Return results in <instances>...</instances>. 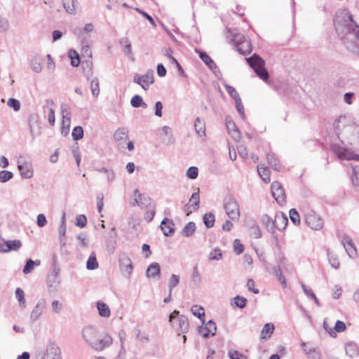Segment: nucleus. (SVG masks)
Returning <instances> with one entry per match:
<instances>
[{
	"instance_id": "nucleus-13",
	"label": "nucleus",
	"mask_w": 359,
	"mask_h": 359,
	"mask_svg": "<svg viewBox=\"0 0 359 359\" xmlns=\"http://www.w3.org/2000/svg\"><path fill=\"white\" fill-rule=\"evenodd\" d=\"M306 222L312 229L320 230L323 226V219L316 214L311 212L306 215Z\"/></svg>"
},
{
	"instance_id": "nucleus-58",
	"label": "nucleus",
	"mask_w": 359,
	"mask_h": 359,
	"mask_svg": "<svg viewBox=\"0 0 359 359\" xmlns=\"http://www.w3.org/2000/svg\"><path fill=\"white\" fill-rule=\"evenodd\" d=\"M187 177L189 179L194 180L198 177V169L197 167L191 166L187 171Z\"/></svg>"
},
{
	"instance_id": "nucleus-12",
	"label": "nucleus",
	"mask_w": 359,
	"mask_h": 359,
	"mask_svg": "<svg viewBox=\"0 0 359 359\" xmlns=\"http://www.w3.org/2000/svg\"><path fill=\"white\" fill-rule=\"evenodd\" d=\"M271 193L278 204L283 205L286 203L285 190L279 182L275 181L271 184Z\"/></svg>"
},
{
	"instance_id": "nucleus-18",
	"label": "nucleus",
	"mask_w": 359,
	"mask_h": 359,
	"mask_svg": "<svg viewBox=\"0 0 359 359\" xmlns=\"http://www.w3.org/2000/svg\"><path fill=\"white\" fill-rule=\"evenodd\" d=\"M18 168L20 172V175L22 178L29 179L32 177L33 168L32 163L30 162L25 161L22 163L20 161H18Z\"/></svg>"
},
{
	"instance_id": "nucleus-36",
	"label": "nucleus",
	"mask_w": 359,
	"mask_h": 359,
	"mask_svg": "<svg viewBox=\"0 0 359 359\" xmlns=\"http://www.w3.org/2000/svg\"><path fill=\"white\" fill-rule=\"evenodd\" d=\"M274 325L271 323H266L264 325L262 330L261 331L260 337L262 339H268L274 330Z\"/></svg>"
},
{
	"instance_id": "nucleus-14",
	"label": "nucleus",
	"mask_w": 359,
	"mask_h": 359,
	"mask_svg": "<svg viewBox=\"0 0 359 359\" xmlns=\"http://www.w3.org/2000/svg\"><path fill=\"white\" fill-rule=\"evenodd\" d=\"M341 243L350 258L354 259L357 257L356 248L348 236L344 235L341 239Z\"/></svg>"
},
{
	"instance_id": "nucleus-25",
	"label": "nucleus",
	"mask_w": 359,
	"mask_h": 359,
	"mask_svg": "<svg viewBox=\"0 0 359 359\" xmlns=\"http://www.w3.org/2000/svg\"><path fill=\"white\" fill-rule=\"evenodd\" d=\"M301 346L304 349V352L309 359H321L320 353L316 349L306 347L305 342H302Z\"/></svg>"
},
{
	"instance_id": "nucleus-43",
	"label": "nucleus",
	"mask_w": 359,
	"mask_h": 359,
	"mask_svg": "<svg viewBox=\"0 0 359 359\" xmlns=\"http://www.w3.org/2000/svg\"><path fill=\"white\" fill-rule=\"evenodd\" d=\"M327 257L332 267L336 269H338L339 266V261L338 259L337 256L331 252H328Z\"/></svg>"
},
{
	"instance_id": "nucleus-4",
	"label": "nucleus",
	"mask_w": 359,
	"mask_h": 359,
	"mask_svg": "<svg viewBox=\"0 0 359 359\" xmlns=\"http://www.w3.org/2000/svg\"><path fill=\"white\" fill-rule=\"evenodd\" d=\"M223 206L225 212L231 220H238L241 211L239 204L237 200L229 195L224 198L223 201Z\"/></svg>"
},
{
	"instance_id": "nucleus-57",
	"label": "nucleus",
	"mask_w": 359,
	"mask_h": 359,
	"mask_svg": "<svg viewBox=\"0 0 359 359\" xmlns=\"http://www.w3.org/2000/svg\"><path fill=\"white\" fill-rule=\"evenodd\" d=\"M29 132L31 134V136L33 139L35 137L39 136L41 133V128L39 126H37L36 128L35 126L31 122L29 123Z\"/></svg>"
},
{
	"instance_id": "nucleus-21",
	"label": "nucleus",
	"mask_w": 359,
	"mask_h": 359,
	"mask_svg": "<svg viewBox=\"0 0 359 359\" xmlns=\"http://www.w3.org/2000/svg\"><path fill=\"white\" fill-rule=\"evenodd\" d=\"M174 222L172 219L165 218L161 223V229L165 236H171L174 231Z\"/></svg>"
},
{
	"instance_id": "nucleus-3",
	"label": "nucleus",
	"mask_w": 359,
	"mask_h": 359,
	"mask_svg": "<svg viewBox=\"0 0 359 359\" xmlns=\"http://www.w3.org/2000/svg\"><path fill=\"white\" fill-rule=\"evenodd\" d=\"M246 60L260 79L265 81L268 80L269 73L264 67L265 62L259 55L255 53L250 57L246 58Z\"/></svg>"
},
{
	"instance_id": "nucleus-48",
	"label": "nucleus",
	"mask_w": 359,
	"mask_h": 359,
	"mask_svg": "<svg viewBox=\"0 0 359 359\" xmlns=\"http://www.w3.org/2000/svg\"><path fill=\"white\" fill-rule=\"evenodd\" d=\"M351 180L354 186L359 187V166L353 167Z\"/></svg>"
},
{
	"instance_id": "nucleus-39",
	"label": "nucleus",
	"mask_w": 359,
	"mask_h": 359,
	"mask_svg": "<svg viewBox=\"0 0 359 359\" xmlns=\"http://www.w3.org/2000/svg\"><path fill=\"white\" fill-rule=\"evenodd\" d=\"M345 348L346 354L350 357H354L358 355V346L355 343H347Z\"/></svg>"
},
{
	"instance_id": "nucleus-26",
	"label": "nucleus",
	"mask_w": 359,
	"mask_h": 359,
	"mask_svg": "<svg viewBox=\"0 0 359 359\" xmlns=\"http://www.w3.org/2000/svg\"><path fill=\"white\" fill-rule=\"evenodd\" d=\"M266 159L268 163L270 165L272 169L280 171L281 169V165L279 160L277 158L273 153H269L266 155Z\"/></svg>"
},
{
	"instance_id": "nucleus-50",
	"label": "nucleus",
	"mask_w": 359,
	"mask_h": 359,
	"mask_svg": "<svg viewBox=\"0 0 359 359\" xmlns=\"http://www.w3.org/2000/svg\"><path fill=\"white\" fill-rule=\"evenodd\" d=\"M148 208L149 210L144 213V219L147 222H151L156 214V205H151Z\"/></svg>"
},
{
	"instance_id": "nucleus-64",
	"label": "nucleus",
	"mask_w": 359,
	"mask_h": 359,
	"mask_svg": "<svg viewBox=\"0 0 359 359\" xmlns=\"http://www.w3.org/2000/svg\"><path fill=\"white\" fill-rule=\"evenodd\" d=\"M274 272L276 273V277L278 278L280 283L283 285V286L286 287V280L283 276L280 267L274 268Z\"/></svg>"
},
{
	"instance_id": "nucleus-7",
	"label": "nucleus",
	"mask_w": 359,
	"mask_h": 359,
	"mask_svg": "<svg viewBox=\"0 0 359 359\" xmlns=\"http://www.w3.org/2000/svg\"><path fill=\"white\" fill-rule=\"evenodd\" d=\"M233 41L237 50L242 55H246L252 51L251 43L241 34H235L233 36Z\"/></svg>"
},
{
	"instance_id": "nucleus-40",
	"label": "nucleus",
	"mask_w": 359,
	"mask_h": 359,
	"mask_svg": "<svg viewBox=\"0 0 359 359\" xmlns=\"http://www.w3.org/2000/svg\"><path fill=\"white\" fill-rule=\"evenodd\" d=\"M86 268L88 270H95L98 268V263L94 253H92L88 259Z\"/></svg>"
},
{
	"instance_id": "nucleus-28",
	"label": "nucleus",
	"mask_w": 359,
	"mask_h": 359,
	"mask_svg": "<svg viewBox=\"0 0 359 359\" xmlns=\"http://www.w3.org/2000/svg\"><path fill=\"white\" fill-rule=\"evenodd\" d=\"M194 128L196 133L201 137L204 138L206 137L205 123L202 121L199 117H197L195 120Z\"/></svg>"
},
{
	"instance_id": "nucleus-17",
	"label": "nucleus",
	"mask_w": 359,
	"mask_h": 359,
	"mask_svg": "<svg viewBox=\"0 0 359 359\" xmlns=\"http://www.w3.org/2000/svg\"><path fill=\"white\" fill-rule=\"evenodd\" d=\"M43 353L48 359H62L60 348L55 343H49Z\"/></svg>"
},
{
	"instance_id": "nucleus-16",
	"label": "nucleus",
	"mask_w": 359,
	"mask_h": 359,
	"mask_svg": "<svg viewBox=\"0 0 359 359\" xmlns=\"http://www.w3.org/2000/svg\"><path fill=\"white\" fill-rule=\"evenodd\" d=\"M217 326L215 322L209 320L204 326L198 330L199 333L205 338L213 337L215 335Z\"/></svg>"
},
{
	"instance_id": "nucleus-53",
	"label": "nucleus",
	"mask_w": 359,
	"mask_h": 359,
	"mask_svg": "<svg viewBox=\"0 0 359 359\" xmlns=\"http://www.w3.org/2000/svg\"><path fill=\"white\" fill-rule=\"evenodd\" d=\"M290 217L294 225H299L300 224V217L295 209L293 208L290 210Z\"/></svg>"
},
{
	"instance_id": "nucleus-2",
	"label": "nucleus",
	"mask_w": 359,
	"mask_h": 359,
	"mask_svg": "<svg viewBox=\"0 0 359 359\" xmlns=\"http://www.w3.org/2000/svg\"><path fill=\"white\" fill-rule=\"evenodd\" d=\"M98 331L92 325L85 327L82 330V337L89 346L96 351H102L110 346L113 338L108 334H104L101 339H98Z\"/></svg>"
},
{
	"instance_id": "nucleus-20",
	"label": "nucleus",
	"mask_w": 359,
	"mask_h": 359,
	"mask_svg": "<svg viewBox=\"0 0 359 359\" xmlns=\"http://www.w3.org/2000/svg\"><path fill=\"white\" fill-rule=\"evenodd\" d=\"M246 226L250 229V235L255 238H260L262 236L259 226L254 219H249Z\"/></svg>"
},
{
	"instance_id": "nucleus-35",
	"label": "nucleus",
	"mask_w": 359,
	"mask_h": 359,
	"mask_svg": "<svg viewBox=\"0 0 359 359\" xmlns=\"http://www.w3.org/2000/svg\"><path fill=\"white\" fill-rule=\"evenodd\" d=\"M196 231V224L193 222H189L187 224V225L182 229V234L185 237H189L192 236Z\"/></svg>"
},
{
	"instance_id": "nucleus-62",
	"label": "nucleus",
	"mask_w": 359,
	"mask_h": 359,
	"mask_svg": "<svg viewBox=\"0 0 359 359\" xmlns=\"http://www.w3.org/2000/svg\"><path fill=\"white\" fill-rule=\"evenodd\" d=\"M192 313L201 319V317L205 316L204 310L202 307H198L197 305L193 306L191 308Z\"/></svg>"
},
{
	"instance_id": "nucleus-32",
	"label": "nucleus",
	"mask_w": 359,
	"mask_h": 359,
	"mask_svg": "<svg viewBox=\"0 0 359 359\" xmlns=\"http://www.w3.org/2000/svg\"><path fill=\"white\" fill-rule=\"evenodd\" d=\"M40 264L41 261L39 259L34 261L32 259H29L27 260L22 271L25 274H29L34 270V266H38Z\"/></svg>"
},
{
	"instance_id": "nucleus-44",
	"label": "nucleus",
	"mask_w": 359,
	"mask_h": 359,
	"mask_svg": "<svg viewBox=\"0 0 359 359\" xmlns=\"http://www.w3.org/2000/svg\"><path fill=\"white\" fill-rule=\"evenodd\" d=\"M189 203L194 206V210H198L199 207L200 203V196H199V189L198 188V191L192 194L191 198L189 199Z\"/></svg>"
},
{
	"instance_id": "nucleus-49",
	"label": "nucleus",
	"mask_w": 359,
	"mask_h": 359,
	"mask_svg": "<svg viewBox=\"0 0 359 359\" xmlns=\"http://www.w3.org/2000/svg\"><path fill=\"white\" fill-rule=\"evenodd\" d=\"M72 137L74 140H81L83 137V130L81 126H76L72 130Z\"/></svg>"
},
{
	"instance_id": "nucleus-22",
	"label": "nucleus",
	"mask_w": 359,
	"mask_h": 359,
	"mask_svg": "<svg viewBox=\"0 0 359 359\" xmlns=\"http://www.w3.org/2000/svg\"><path fill=\"white\" fill-rule=\"evenodd\" d=\"M196 51L198 53L200 58L211 70L214 72H215L216 70H219L217 65L206 53L198 50H196Z\"/></svg>"
},
{
	"instance_id": "nucleus-54",
	"label": "nucleus",
	"mask_w": 359,
	"mask_h": 359,
	"mask_svg": "<svg viewBox=\"0 0 359 359\" xmlns=\"http://www.w3.org/2000/svg\"><path fill=\"white\" fill-rule=\"evenodd\" d=\"M120 43L124 45L123 52L126 55H130L132 53V46L130 41L128 38H123L120 41Z\"/></svg>"
},
{
	"instance_id": "nucleus-60",
	"label": "nucleus",
	"mask_w": 359,
	"mask_h": 359,
	"mask_svg": "<svg viewBox=\"0 0 359 359\" xmlns=\"http://www.w3.org/2000/svg\"><path fill=\"white\" fill-rule=\"evenodd\" d=\"M228 355L231 359H248L247 356L236 350L229 351Z\"/></svg>"
},
{
	"instance_id": "nucleus-34",
	"label": "nucleus",
	"mask_w": 359,
	"mask_h": 359,
	"mask_svg": "<svg viewBox=\"0 0 359 359\" xmlns=\"http://www.w3.org/2000/svg\"><path fill=\"white\" fill-rule=\"evenodd\" d=\"M42 59L39 56L34 57L31 60L32 69L36 72L39 73L42 70Z\"/></svg>"
},
{
	"instance_id": "nucleus-23",
	"label": "nucleus",
	"mask_w": 359,
	"mask_h": 359,
	"mask_svg": "<svg viewBox=\"0 0 359 359\" xmlns=\"http://www.w3.org/2000/svg\"><path fill=\"white\" fill-rule=\"evenodd\" d=\"M66 222H65V213L64 212L61 219V223L58 228V234L60 242L61 248L64 247L66 244Z\"/></svg>"
},
{
	"instance_id": "nucleus-15",
	"label": "nucleus",
	"mask_w": 359,
	"mask_h": 359,
	"mask_svg": "<svg viewBox=\"0 0 359 359\" xmlns=\"http://www.w3.org/2000/svg\"><path fill=\"white\" fill-rule=\"evenodd\" d=\"M118 262L122 273L126 274V276L129 277L133 268L131 259L128 256L123 255L119 257Z\"/></svg>"
},
{
	"instance_id": "nucleus-19",
	"label": "nucleus",
	"mask_w": 359,
	"mask_h": 359,
	"mask_svg": "<svg viewBox=\"0 0 359 359\" xmlns=\"http://www.w3.org/2000/svg\"><path fill=\"white\" fill-rule=\"evenodd\" d=\"M287 222L288 219L285 214L282 212H277L273 219L274 231L276 229L279 231L285 229L287 226Z\"/></svg>"
},
{
	"instance_id": "nucleus-31",
	"label": "nucleus",
	"mask_w": 359,
	"mask_h": 359,
	"mask_svg": "<svg viewBox=\"0 0 359 359\" xmlns=\"http://www.w3.org/2000/svg\"><path fill=\"white\" fill-rule=\"evenodd\" d=\"M63 6L65 11L72 15H74L76 11V0H63Z\"/></svg>"
},
{
	"instance_id": "nucleus-37",
	"label": "nucleus",
	"mask_w": 359,
	"mask_h": 359,
	"mask_svg": "<svg viewBox=\"0 0 359 359\" xmlns=\"http://www.w3.org/2000/svg\"><path fill=\"white\" fill-rule=\"evenodd\" d=\"M22 247V243L20 240L8 241L6 250L4 252L17 251Z\"/></svg>"
},
{
	"instance_id": "nucleus-52",
	"label": "nucleus",
	"mask_w": 359,
	"mask_h": 359,
	"mask_svg": "<svg viewBox=\"0 0 359 359\" xmlns=\"http://www.w3.org/2000/svg\"><path fill=\"white\" fill-rule=\"evenodd\" d=\"M246 302L247 299L239 295H237L233 299V304L240 309H243L246 305Z\"/></svg>"
},
{
	"instance_id": "nucleus-63",
	"label": "nucleus",
	"mask_w": 359,
	"mask_h": 359,
	"mask_svg": "<svg viewBox=\"0 0 359 359\" xmlns=\"http://www.w3.org/2000/svg\"><path fill=\"white\" fill-rule=\"evenodd\" d=\"M235 102H236V109H237L238 114L244 119L245 118V111H244V107H243L241 97L238 99H236L235 100Z\"/></svg>"
},
{
	"instance_id": "nucleus-10",
	"label": "nucleus",
	"mask_w": 359,
	"mask_h": 359,
	"mask_svg": "<svg viewBox=\"0 0 359 359\" xmlns=\"http://www.w3.org/2000/svg\"><path fill=\"white\" fill-rule=\"evenodd\" d=\"M133 81L141 86L144 90H147L149 86L154 82V72L152 70H149L144 75L136 74L134 76Z\"/></svg>"
},
{
	"instance_id": "nucleus-61",
	"label": "nucleus",
	"mask_w": 359,
	"mask_h": 359,
	"mask_svg": "<svg viewBox=\"0 0 359 359\" xmlns=\"http://www.w3.org/2000/svg\"><path fill=\"white\" fill-rule=\"evenodd\" d=\"M9 27L10 25L7 19L0 15V34L6 32Z\"/></svg>"
},
{
	"instance_id": "nucleus-56",
	"label": "nucleus",
	"mask_w": 359,
	"mask_h": 359,
	"mask_svg": "<svg viewBox=\"0 0 359 359\" xmlns=\"http://www.w3.org/2000/svg\"><path fill=\"white\" fill-rule=\"evenodd\" d=\"M222 259V254L219 249L215 248L212 251L210 252L209 255V260H220Z\"/></svg>"
},
{
	"instance_id": "nucleus-8",
	"label": "nucleus",
	"mask_w": 359,
	"mask_h": 359,
	"mask_svg": "<svg viewBox=\"0 0 359 359\" xmlns=\"http://www.w3.org/2000/svg\"><path fill=\"white\" fill-rule=\"evenodd\" d=\"M179 311L175 310L169 317V320L172 323V326L178 329L181 332L186 333L189 330V323L188 318L184 316H180L174 322V319L176 318L177 316H178Z\"/></svg>"
},
{
	"instance_id": "nucleus-29",
	"label": "nucleus",
	"mask_w": 359,
	"mask_h": 359,
	"mask_svg": "<svg viewBox=\"0 0 359 359\" xmlns=\"http://www.w3.org/2000/svg\"><path fill=\"white\" fill-rule=\"evenodd\" d=\"M128 137V130L126 128H118L114 133V139L116 142L125 140Z\"/></svg>"
},
{
	"instance_id": "nucleus-11",
	"label": "nucleus",
	"mask_w": 359,
	"mask_h": 359,
	"mask_svg": "<svg viewBox=\"0 0 359 359\" xmlns=\"http://www.w3.org/2000/svg\"><path fill=\"white\" fill-rule=\"evenodd\" d=\"M134 203H132L133 206L137 205L142 208L150 207L151 205H155L152 199L145 194H140L138 189H135L133 192Z\"/></svg>"
},
{
	"instance_id": "nucleus-42",
	"label": "nucleus",
	"mask_w": 359,
	"mask_h": 359,
	"mask_svg": "<svg viewBox=\"0 0 359 359\" xmlns=\"http://www.w3.org/2000/svg\"><path fill=\"white\" fill-rule=\"evenodd\" d=\"M90 89L94 97H97L100 94V83L97 77L92 79L90 82Z\"/></svg>"
},
{
	"instance_id": "nucleus-27",
	"label": "nucleus",
	"mask_w": 359,
	"mask_h": 359,
	"mask_svg": "<svg viewBox=\"0 0 359 359\" xmlns=\"http://www.w3.org/2000/svg\"><path fill=\"white\" fill-rule=\"evenodd\" d=\"M257 172L262 180L266 184L271 182V171L264 165L257 167Z\"/></svg>"
},
{
	"instance_id": "nucleus-6",
	"label": "nucleus",
	"mask_w": 359,
	"mask_h": 359,
	"mask_svg": "<svg viewBox=\"0 0 359 359\" xmlns=\"http://www.w3.org/2000/svg\"><path fill=\"white\" fill-rule=\"evenodd\" d=\"M332 150L340 160L357 161H359V155L355 154L352 150L345 148L338 144L331 146Z\"/></svg>"
},
{
	"instance_id": "nucleus-45",
	"label": "nucleus",
	"mask_w": 359,
	"mask_h": 359,
	"mask_svg": "<svg viewBox=\"0 0 359 359\" xmlns=\"http://www.w3.org/2000/svg\"><path fill=\"white\" fill-rule=\"evenodd\" d=\"M180 283V276L179 275H175V274H172L170 279H169V282H168V288H169V291H170V292H172V290L174 289V287H175Z\"/></svg>"
},
{
	"instance_id": "nucleus-5",
	"label": "nucleus",
	"mask_w": 359,
	"mask_h": 359,
	"mask_svg": "<svg viewBox=\"0 0 359 359\" xmlns=\"http://www.w3.org/2000/svg\"><path fill=\"white\" fill-rule=\"evenodd\" d=\"M355 124L351 116L344 115L339 116L335 120L334 127L337 134L344 133L348 136L352 130V125Z\"/></svg>"
},
{
	"instance_id": "nucleus-38",
	"label": "nucleus",
	"mask_w": 359,
	"mask_h": 359,
	"mask_svg": "<svg viewBox=\"0 0 359 359\" xmlns=\"http://www.w3.org/2000/svg\"><path fill=\"white\" fill-rule=\"evenodd\" d=\"M130 104L133 107H143L146 108L147 107V104L144 102L142 97L139 95H134L131 100Z\"/></svg>"
},
{
	"instance_id": "nucleus-1",
	"label": "nucleus",
	"mask_w": 359,
	"mask_h": 359,
	"mask_svg": "<svg viewBox=\"0 0 359 359\" xmlns=\"http://www.w3.org/2000/svg\"><path fill=\"white\" fill-rule=\"evenodd\" d=\"M335 32L346 48L359 56V25L348 9H339L334 18Z\"/></svg>"
},
{
	"instance_id": "nucleus-59",
	"label": "nucleus",
	"mask_w": 359,
	"mask_h": 359,
	"mask_svg": "<svg viewBox=\"0 0 359 359\" xmlns=\"http://www.w3.org/2000/svg\"><path fill=\"white\" fill-rule=\"evenodd\" d=\"M225 89L226 90L229 95L234 100L240 98V96L236 89L229 84L224 85Z\"/></svg>"
},
{
	"instance_id": "nucleus-47",
	"label": "nucleus",
	"mask_w": 359,
	"mask_h": 359,
	"mask_svg": "<svg viewBox=\"0 0 359 359\" xmlns=\"http://www.w3.org/2000/svg\"><path fill=\"white\" fill-rule=\"evenodd\" d=\"M15 297L19 302V304L20 306H25V292L21 288H17L15 290Z\"/></svg>"
},
{
	"instance_id": "nucleus-41",
	"label": "nucleus",
	"mask_w": 359,
	"mask_h": 359,
	"mask_svg": "<svg viewBox=\"0 0 359 359\" xmlns=\"http://www.w3.org/2000/svg\"><path fill=\"white\" fill-rule=\"evenodd\" d=\"M215 221V215L212 212L205 213L203 216V222L208 228L214 226Z\"/></svg>"
},
{
	"instance_id": "nucleus-9",
	"label": "nucleus",
	"mask_w": 359,
	"mask_h": 359,
	"mask_svg": "<svg viewBox=\"0 0 359 359\" xmlns=\"http://www.w3.org/2000/svg\"><path fill=\"white\" fill-rule=\"evenodd\" d=\"M46 309V301L42 298L33 307L29 315V322L34 323L38 321Z\"/></svg>"
},
{
	"instance_id": "nucleus-30",
	"label": "nucleus",
	"mask_w": 359,
	"mask_h": 359,
	"mask_svg": "<svg viewBox=\"0 0 359 359\" xmlns=\"http://www.w3.org/2000/svg\"><path fill=\"white\" fill-rule=\"evenodd\" d=\"M262 224L266 227L267 231L271 233H274L273 219L268 215H263L261 218Z\"/></svg>"
},
{
	"instance_id": "nucleus-55",
	"label": "nucleus",
	"mask_w": 359,
	"mask_h": 359,
	"mask_svg": "<svg viewBox=\"0 0 359 359\" xmlns=\"http://www.w3.org/2000/svg\"><path fill=\"white\" fill-rule=\"evenodd\" d=\"M7 105L12 108L15 111H18L20 109V103L19 100L15 98H9L7 102Z\"/></svg>"
},
{
	"instance_id": "nucleus-51",
	"label": "nucleus",
	"mask_w": 359,
	"mask_h": 359,
	"mask_svg": "<svg viewBox=\"0 0 359 359\" xmlns=\"http://www.w3.org/2000/svg\"><path fill=\"white\" fill-rule=\"evenodd\" d=\"M13 177L12 172L8 170L0 171V182L2 183L6 182Z\"/></svg>"
},
{
	"instance_id": "nucleus-24",
	"label": "nucleus",
	"mask_w": 359,
	"mask_h": 359,
	"mask_svg": "<svg viewBox=\"0 0 359 359\" xmlns=\"http://www.w3.org/2000/svg\"><path fill=\"white\" fill-rule=\"evenodd\" d=\"M160 273L161 266L157 262L151 264L146 271V276L147 278H155L156 276H159Z\"/></svg>"
},
{
	"instance_id": "nucleus-33",
	"label": "nucleus",
	"mask_w": 359,
	"mask_h": 359,
	"mask_svg": "<svg viewBox=\"0 0 359 359\" xmlns=\"http://www.w3.org/2000/svg\"><path fill=\"white\" fill-rule=\"evenodd\" d=\"M97 309L99 314L104 318H109L111 315L109 307L104 303L98 302L97 303Z\"/></svg>"
},
{
	"instance_id": "nucleus-46",
	"label": "nucleus",
	"mask_w": 359,
	"mask_h": 359,
	"mask_svg": "<svg viewBox=\"0 0 359 359\" xmlns=\"http://www.w3.org/2000/svg\"><path fill=\"white\" fill-rule=\"evenodd\" d=\"M348 136H350L353 140H355L359 144V125L356 123L355 125H352V130Z\"/></svg>"
}]
</instances>
